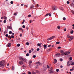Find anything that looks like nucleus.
<instances>
[{
	"label": "nucleus",
	"mask_w": 74,
	"mask_h": 74,
	"mask_svg": "<svg viewBox=\"0 0 74 74\" xmlns=\"http://www.w3.org/2000/svg\"><path fill=\"white\" fill-rule=\"evenodd\" d=\"M5 63V61H0V67H2L4 65V63Z\"/></svg>",
	"instance_id": "nucleus-1"
},
{
	"label": "nucleus",
	"mask_w": 74,
	"mask_h": 74,
	"mask_svg": "<svg viewBox=\"0 0 74 74\" xmlns=\"http://www.w3.org/2000/svg\"><path fill=\"white\" fill-rule=\"evenodd\" d=\"M70 54V52L69 51H67L65 52L64 53H62L61 54V55L62 56H64V55H69Z\"/></svg>",
	"instance_id": "nucleus-2"
},
{
	"label": "nucleus",
	"mask_w": 74,
	"mask_h": 74,
	"mask_svg": "<svg viewBox=\"0 0 74 74\" xmlns=\"http://www.w3.org/2000/svg\"><path fill=\"white\" fill-rule=\"evenodd\" d=\"M19 60H22V61H23L24 62H25L26 60L25 59L22 58V57H19Z\"/></svg>",
	"instance_id": "nucleus-3"
},
{
	"label": "nucleus",
	"mask_w": 74,
	"mask_h": 74,
	"mask_svg": "<svg viewBox=\"0 0 74 74\" xmlns=\"http://www.w3.org/2000/svg\"><path fill=\"white\" fill-rule=\"evenodd\" d=\"M49 71H50V73H53V68L51 67L50 68L49 70Z\"/></svg>",
	"instance_id": "nucleus-4"
},
{
	"label": "nucleus",
	"mask_w": 74,
	"mask_h": 74,
	"mask_svg": "<svg viewBox=\"0 0 74 74\" xmlns=\"http://www.w3.org/2000/svg\"><path fill=\"white\" fill-rule=\"evenodd\" d=\"M52 9L53 10H56L58 9V8H57V7L54 6L52 7Z\"/></svg>",
	"instance_id": "nucleus-5"
},
{
	"label": "nucleus",
	"mask_w": 74,
	"mask_h": 74,
	"mask_svg": "<svg viewBox=\"0 0 74 74\" xmlns=\"http://www.w3.org/2000/svg\"><path fill=\"white\" fill-rule=\"evenodd\" d=\"M71 64V61H69L67 62V65L68 66H70V65Z\"/></svg>",
	"instance_id": "nucleus-6"
},
{
	"label": "nucleus",
	"mask_w": 74,
	"mask_h": 74,
	"mask_svg": "<svg viewBox=\"0 0 74 74\" xmlns=\"http://www.w3.org/2000/svg\"><path fill=\"white\" fill-rule=\"evenodd\" d=\"M21 69H25V66L23 65V64H22V65H21Z\"/></svg>",
	"instance_id": "nucleus-7"
},
{
	"label": "nucleus",
	"mask_w": 74,
	"mask_h": 74,
	"mask_svg": "<svg viewBox=\"0 0 74 74\" xmlns=\"http://www.w3.org/2000/svg\"><path fill=\"white\" fill-rule=\"evenodd\" d=\"M47 69V68L45 67H43L42 69V71H46Z\"/></svg>",
	"instance_id": "nucleus-8"
},
{
	"label": "nucleus",
	"mask_w": 74,
	"mask_h": 74,
	"mask_svg": "<svg viewBox=\"0 0 74 74\" xmlns=\"http://www.w3.org/2000/svg\"><path fill=\"white\" fill-rule=\"evenodd\" d=\"M19 63L20 64V65H22L23 64V61H20Z\"/></svg>",
	"instance_id": "nucleus-9"
},
{
	"label": "nucleus",
	"mask_w": 74,
	"mask_h": 74,
	"mask_svg": "<svg viewBox=\"0 0 74 74\" xmlns=\"http://www.w3.org/2000/svg\"><path fill=\"white\" fill-rule=\"evenodd\" d=\"M73 38H74V36H71L70 37L69 41H71Z\"/></svg>",
	"instance_id": "nucleus-10"
},
{
	"label": "nucleus",
	"mask_w": 74,
	"mask_h": 74,
	"mask_svg": "<svg viewBox=\"0 0 74 74\" xmlns=\"http://www.w3.org/2000/svg\"><path fill=\"white\" fill-rule=\"evenodd\" d=\"M57 60H56V59L55 58L54 60L53 63H54V64H55V63H57Z\"/></svg>",
	"instance_id": "nucleus-11"
},
{
	"label": "nucleus",
	"mask_w": 74,
	"mask_h": 74,
	"mask_svg": "<svg viewBox=\"0 0 74 74\" xmlns=\"http://www.w3.org/2000/svg\"><path fill=\"white\" fill-rule=\"evenodd\" d=\"M70 5L71 6V7H73V8H74V3H72L71 4H70Z\"/></svg>",
	"instance_id": "nucleus-12"
},
{
	"label": "nucleus",
	"mask_w": 74,
	"mask_h": 74,
	"mask_svg": "<svg viewBox=\"0 0 74 74\" xmlns=\"http://www.w3.org/2000/svg\"><path fill=\"white\" fill-rule=\"evenodd\" d=\"M7 28L8 29H11V30L12 29V27L11 26H8L7 27Z\"/></svg>",
	"instance_id": "nucleus-13"
},
{
	"label": "nucleus",
	"mask_w": 74,
	"mask_h": 74,
	"mask_svg": "<svg viewBox=\"0 0 74 74\" xmlns=\"http://www.w3.org/2000/svg\"><path fill=\"white\" fill-rule=\"evenodd\" d=\"M11 46V43H8V47H10Z\"/></svg>",
	"instance_id": "nucleus-14"
},
{
	"label": "nucleus",
	"mask_w": 74,
	"mask_h": 74,
	"mask_svg": "<svg viewBox=\"0 0 74 74\" xmlns=\"http://www.w3.org/2000/svg\"><path fill=\"white\" fill-rule=\"evenodd\" d=\"M73 33H74V31H73V30L71 29V34H73Z\"/></svg>",
	"instance_id": "nucleus-15"
},
{
	"label": "nucleus",
	"mask_w": 74,
	"mask_h": 74,
	"mask_svg": "<svg viewBox=\"0 0 74 74\" xmlns=\"http://www.w3.org/2000/svg\"><path fill=\"white\" fill-rule=\"evenodd\" d=\"M32 61H29V65H31V64H32Z\"/></svg>",
	"instance_id": "nucleus-16"
},
{
	"label": "nucleus",
	"mask_w": 74,
	"mask_h": 74,
	"mask_svg": "<svg viewBox=\"0 0 74 74\" xmlns=\"http://www.w3.org/2000/svg\"><path fill=\"white\" fill-rule=\"evenodd\" d=\"M34 8V5H31L30 7V8H32V9H33Z\"/></svg>",
	"instance_id": "nucleus-17"
},
{
	"label": "nucleus",
	"mask_w": 74,
	"mask_h": 74,
	"mask_svg": "<svg viewBox=\"0 0 74 74\" xmlns=\"http://www.w3.org/2000/svg\"><path fill=\"white\" fill-rule=\"evenodd\" d=\"M47 45H44L43 47H44L45 49H47Z\"/></svg>",
	"instance_id": "nucleus-18"
},
{
	"label": "nucleus",
	"mask_w": 74,
	"mask_h": 74,
	"mask_svg": "<svg viewBox=\"0 0 74 74\" xmlns=\"http://www.w3.org/2000/svg\"><path fill=\"white\" fill-rule=\"evenodd\" d=\"M36 64H39V65H40L41 64H40V62H37L36 63Z\"/></svg>",
	"instance_id": "nucleus-19"
},
{
	"label": "nucleus",
	"mask_w": 74,
	"mask_h": 74,
	"mask_svg": "<svg viewBox=\"0 0 74 74\" xmlns=\"http://www.w3.org/2000/svg\"><path fill=\"white\" fill-rule=\"evenodd\" d=\"M57 28L58 29H60V25L58 26L57 27Z\"/></svg>",
	"instance_id": "nucleus-20"
},
{
	"label": "nucleus",
	"mask_w": 74,
	"mask_h": 74,
	"mask_svg": "<svg viewBox=\"0 0 74 74\" xmlns=\"http://www.w3.org/2000/svg\"><path fill=\"white\" fill-rule=\"evenodd\" d=\"M73 67V68L70 69V70L71 71H73V70H74V68Z\"/></svg>",
	"instance_id": "nucleus-21"
},
{
	"label": "nucleus",
	"mask_w": 74,
	"mask_h": 74,
	"mask_svg": "<svg viewBox=\"0 0 74 74\" xmlns=\"http://www.w3.org/2000/svg\"><path fill=\"white\" fill-rule=\"evenodd\" d=\"M49 13H47V14L45 15V16L46 17V16H48V15H49Z\"/></svg>",
	"instance_id": "nucleus-22"
},
{
	"label": "nucleus",
	"mask_w": 74,
	"mask_h": 74,
	"mask_svg": "<svg viewBox=\"0 0 74 74\" xmlns=\"http://www.w3.org/2000/svg\"><path fill=\"white\" fill-rule=\"evenodd\" d=\"M67 37L68 38H70V37H71V36H70V35H69V34H68L67 36Z\"/></svg>",
	"instance_id": "nucleus-23"
},
{
	"label": "nucleus",
	"mask_w": 74,
	"mask_h": 74,
	"mask_svg": "<svg viewBox=\"0 0 74 74\" xmlns=\"http://www.w3.org/2000/svg\"><path fill=\"white\" fill-rule=\"evenodd\" d=\"M9 34H12V32L11 31H10L9 32Z\"/></svg>",
	"instance_id": "nucleus-24"
},
{
	"label": "nucleus",
	"mask_w": 74,
	"mask_h": 74,
	"mask_svg": "<svg viewBox=\"0 0 74 74\" xmlns=\"http://www.w3.org/2000/svg\"><path fill=\"white\" fill-rule=\"evenodd\" d=\"M38 65H36L35 66V68L36 69H38Z\"/></svg>",
	"instance_id": "nucleus-25"
},
{
	"label": "nucleus",
	"mask_w": 74,
	"mask_h": 74,
	"mask_svg": "<svg viewBox=\"0 0 74 74\" xmlns=\"http://www.w3.org/2000/svg\"><path fill=\"white\" fill-rule=\"evenodd\" d=\"M27 73L28 74H32V73L30 71L28 72Z\"/></svg>",
	"instance_id": "nucleus-26"
},
{
	"label": "nucleus",
	"mask_w": 74,
	"mask_h": 74,
	"mask_svg": "<svg viewBox=\"0 0 74 74\" xmlns=\"http://www.w3.org/2000/svg\"><path fill=\"white\" fill-rule=\"evenodd\" d=\"M56 44H60V42H56Z\"/></svg>",
	"instance_id": "nucleus-27"
},
{
	"label": "nucleus",
	"mask_w": 74,
	"mask_h": 74,
	"mask_svg": "<svg viewBox=\"0 0 74 74\" xmlns=\"http://www.w3.org/2000/svg\"><path fill=\"white\" fill-rule=\"evenodd\" d=\"M51 38L52 39H53V38H54L55 37V36H53L51 37Z\"/></svg>",
	"instance_id": "nucleus-28"
},
{
	"label": "nucleus",
	"mask_w": 74,
	"mask_h": 74,
	"mask_svg": "<svg viewBox=\"0 0 74 74\" xmlns=\"http://www.w3.org/2000/svg\"><path fill=\"white\" fill-rule=\"evenodd\" d=\"M12 70H14V66H12Z\"/></svg>",
	"instance_id": "nucleus-29"
},
{
	"label": "nucleus",
	"mask_w": 74,
	"mask_h": 74,
	"mask_svg": "<svg viewBox=\"0 0 74 74\" xmlns=\"http://www.w3.org/2000/svg\"><path fill=\"white\" fill-rule=\"evenodd\" d=\"M13 3H14V2H13V1H11L10 2V4H13Z\"/></svg>",
	"instance_id": "nucleus-30"
},
{
	"label": "nucleus",
	"mask_w": 74,
	"mask_h": 74,
	"mask_svg": "<svg viewBox=\"0 0 74 74\" xmlns=\"http://www.w3.org/2000/svg\"><path fill=\"white\" fill-rule=\"evenodd\" d=\"M29 54L28 53H27L26 54V56H29Z\"/></svg>",
	"instance_id": "nucleus-31"
},
{
	"label": "nucleus",
	"mask_w": 74,
	"mask_h": 74,
	"mask_svg": "<svg viewBox=\"0 0 74 74\" xmlns=\"http://www.w3.org/2000/svg\"><path fill=\"white\" fill-rule=\"evenodd\" d=\"M56 71H57V72H58V71H59V70L58 69H57L56 70Z\"/></svg>",
	"instance_id": "nucleus-32"
},
{
	"label": "nucleus",
	"mask_w": 74,
	"mask_h": 74,
	"mask_svg": "<svg viewBox=\"0 0 74 74\" xmlns=\"http://www.w3.org/2000/svg\"><path fill=\"white\" fill-rule=\"evenodd\" d=\"M11 36L12 38H14V35H11Z\"/></svg>",
	"instance_id": "nucleus-33"
},
{
	"label": "nucleus",
	"mask_w": 74,
	"mask_h": 74,
	"mask_svg": "<svg viewBox=\"0 0 74 74\" xmlns=\"http://www.w3.org/2000/svg\"><path fill=\"white\" fill-rule=\"evenodd\" d=\"M47 69H49V68L50 67H49V66L47 65Z\"/></svg>",
	"instance_id": "nucleus-34"
},
{
	"label": "nucleus",
	"mask_w": 74,
	"mask_h": 74,
	"mask_svg": "<svg viewBox=\"0 0 74 74\" xmlns=\"http://www.w3.org/2000/svg\"><path fill=\"white\" fill-rule=\"evenodd\" d=\"M18 30H22V29L21 28H19L18 29Z\"/></svg>",
	"instance_id": "nucleus-35"
},
{
	"label": "nucleus",
	"mask_w": 74,
	"mask_h": 74,
	"mask_svg": "<svg viewBox=\"0 0 74 74\" xmlns=\"http://www.w3.org/2000/svg\"><path fill=\"white\" fill-rule=\"evenodd\" d=\"M37 46L38 47H40V43H38L37 44Z\"/></svg>",
	"instance_id": "nucleus-36"
},
{
	"label": "nucleus",
	"mask_w": 74,
	"mask_h": 74,
	"mask_svg": "<svg viewBox=\"0 0 74 74\" xmlns=\"http://www.w3.org/2000/svg\"><path fill=\"white\" fill-rule=\"evenodd\" d=\"M20 45H20V44H17V47H20Z\"/></svg>",
	"instance_id": "nucleus-37"
},
{
	"label": "nucleus",
	"mask_w": 74,
	"mask_h": 74,
	"mask_svg": "<svg viewBox=\"0 0 74 74\" xmlns=\"http://www.w3.org/2000/svg\"><path fill=\"white\" fill-rule=\"evenodd\" d=\"M52 38H51V37L50 38H48V39H47V40H52Z\"/></svg>",
	"instance_id": "nucleus-38"
},
{
	"label": "nucleus",
	"mask_w": 74,
	"mask_h": 74,
	"mask_svg": "<svg viewBox=\"0 0 74 74\" xmlns=\"http://www.w3.org/2000/svg\"><path fill=\"white\" fill-rule=\"evenodd\" d=\"M26 45H29V43L28 42H27L26 43Z\"/></svg>",
	"instance_id": "nucleus-39"
},
{
	"label": "nucleus",
	"mask_w": 74,
	"mask_h": 74,
	"mask_svg": "<svg viewBox=\"0 0 74 74\" xmlns=\"http://www.w3.org/2000/svg\"><path fill=\"white\" fill-rule=\"evenodd\" d=\"M33 58H35L36 57V55H34L33 56Z\"/></svg>",
	"instance_id": "nucleus-40"
},
{
	"label": "nucleus",
	"mask_w": 74,
	"mask_h": 74,
	"mask_svg": "<svg viewBox=\"0 0 74 74\" xmlns=\"http://www.w3.org/2000/svg\"><path fill=\"white\" fill-rule=\"evenodd\" d=\"M57 54L58 56V57H59V56H60V53H58V54Z\"/></svg>",
	"instance_id": "nucleus-41"
},
{
	"label": "nucleus",
	"mask_w": 74,
	"mask_h": 74,
	"mask_svg": "<svg viewBox=\"0 0 74 74\" xmlns=\"http://www.w3.org/2000/svg\"><path fill=\"white\" fill-rule=\"evenodd\" d=\"M5 36H6V37H8V34H6L5 35Z\"/></svg>",
	"instance_id": "nucleus-42"
},
{
	"label": "nucleus",
	"mask_w": 74,
	"mask_h": 74,
	"mask_svg": "<svg viewBox=\"0 0 74 74\" xmlns=\"http://www.w3.org/2000/svg\"><path fill=\"white\" fill-rule=\"evenodd\" d=\"M29 53H32V50H29Z\"/></svg>",
	"instance_id": "nucleus-43"
},
{
	"label": "nucleus",
	"mask_w": 74,
	"mask_h": 74,
	"mask_svg": "<svg viewBox=\"0 0 74 74\" xmlns=\"http://www.w3.org/2000/svg\"><path fill=\"white\" fill-rule=\"evenodd\" d=\"M22 27H23V28H25V25H23V26H22Z\"/></svg>",
	"instance_id": "nucleus-44"
},
{
	"label": "nucleus",
	"mask_w": 74,
	"mask_h": 74,
	"mask_svg": "<svg viewBox=\"0 0 74 74\" xmlns=\"http://www.w3.org/2000/svg\"><path fill=\"white\" fill-rule=\"evenodd\" d=\"M6 22V20H4V21H3V23H5Z\"/></svg>",
	"instance_id": "nucleus-45"
},
{
	"label": "nucleus",
	"mask_w": 74,
	"mask_h": 74,
	"mask_svg": "<svg viewBox=\"0 0 74 74\" xmlns=\"http://www.w3.org/2000/svg\"><path fill=\"white\" fill-rule=\"evenodd\" d=\"M63 19L64 20V21H65V20H66V18L64 17L63 18Z\"/></svg>",
	"instance_id": "nucleus-46"
},
{
	"label": "nucleus",
	"mask_w": 74,
	"mask_h": 74,
	"mask_svg": "<svg viewBox=\"0 0 74 74\" xmlns=\"http://www.w3.org/2000/svg\"><path fill=\"white\" fill-rule=\"evenodd\" d=\"M69 60H72V57H70L69 58Z\"/></svg>",
	"instance_id": "nucleus-47"
},
{
	"label": "nucleus",
	"mask_w": 74,
	"mask_h": 74,
	"mask_svg": "<svg viewBox=\"0 0 74 74\" xmlns=\"http://www.w3.org/2000/svg\"><path fill=\"white\" fill-rule=\"evenodd\" d=\"M36 51H40V49L39 48L37 49H36Z\"/></svg>",
	"instance_id": "nucleus-48"
},
{
	"label": "nucleus",
	"mask_w": 74,
	"mask_h": 74,
	"mask_svg": "<svg viewBox=\"0 0 74 74\" xmlns=\"http://www.w3.org/2000/svg\"><path fill=\"white\" fill-rule=\"evenodd\" d=\"M61 53H63L64 52V51L63 50H61V51H60Z\"/></svg>",
	"instance_id": "nucleus-49"
},
{
	"label": "nucleus",
	"mask_w": 74,
	"mask_h": 74,
	"mask_svg": "<svg viewBox=\"0 0 74 74\" xmlns=\"http://www.w3.org/2000/svg\"><path fill=\"white\" fill-rule=\"evenodd\" d=\"M7 18L6 17H5V16L4 17V19L6 20V19H7Z\"/></svg>",
	"instance_id": "nucleus-50"
},
{
	"label": "nucleus",
	"mask_w": 74,
	"mask_h": 74,
	"mask_svg": "<svg viewBox=\"0 0 74 74\" xmlns=\"http://www.w3.org/2000/svg\"><path fill=\"white\" fill-rule=\"evenodd\" d=\"M64 32H66V28H64Z\"/></svg>",
	"instance_id": "nucleus-51"
},
{
	"label": "nucleus",
	"mask_w": 74,
	"mask_h": 74,
	"mask_svg": "<svg viewBox=\"0 0 74 74\" xmlns=\"http://www.w3.org/2000/svg\"><path fill=\"white\" fill-rule=\"evenodd\" d=\"M58 54H57L55 55L56 57H58Z\"/></svg>",
	"instance_id": "nucleus-52"
},
{
	"label": "nucleus",
	"mask_w": 74,
	"mask_h": 74,
	"mask_svg": "<svg viewBox=\"0 0 74 74\" xmlns=\"http://www.w3.org/2000/svg\"><path fill=\"white\" fill-rule=\"evenodd\" d=\"M36 73H39V71H36Z\"/></svg>",
	"instance_id": "nucleus-53"
},
{
	"label": "nucleus",
	"mask_w": 74,
	"mask_h": 74,
	"mask_svg": "<svg viewBox=\"0 0 74 74\" xmlns=\"http://www.w3.org/2000/svg\"><path fill=\"white\" fill-rule=\"evenodd\" d=\"M58 49H60L61 48V47H58Z\"/></svg>",
	"instance_id": "nucleus-54"
},
{
	"label": "nucleus",
	"mask_w": 74,
	"mask_h": 74,
	"mask_svg": "<svg viewBox=\"0 0 74 74\" xmlns=\"http://www.w3.org/2000/svg\"><path fill=\"white\" fill-rule=\"evenodd\" d=\"M71 65H74V62H72L71 63Z\"/></svg>",
	"instance_id": "nucleus-55"
},
{
	"label": "nucleus",
	"mask_w": 74,
	"mask_h": 74,
	"mask_svg": "<svg viewBox=\"0 0 74 74\" xmlns=\"http://www.w3.org/2000/svg\"><path fill=\"white\" fill-rule=\"evenodd\" d=\"M28 17L29 18H30V17H31V15H30V14H29L28 15Z\"/></svg>",
	"instance_id": "nucleus-56"
},
{
	"label": "nucleus",
	"mask_w": 74,
	"mask_h": 74,
	"mask_svg": "<svg viewBox=\"0 0 74 74\" xmlns=\"http://www.w3.org/2000/svg\"><path fill=\"white\" fill-rule=\"evenodd\" d=\"M60 61H63V59L62 58H60Z\"/></svg>",
	"instance_id": "nucleus-57"
},
{
	"label": "nucleus",
	"mask_w": 74,
	"mask_h": 74,
	"mask_svg": "<svg viewBox=\"0 0 74 74\" xmlns=\"http://www.w3.org/2000/svg\"><path fill=\"white\" fill-rule=\"evenodd\" d=\"M67 4H69V3H70V2L69 1H67L66 2Z\"/></svg>",
	"instance_id": "nucleus-58"
},
{
	"label": "nucleus",
	"mask_w": 74,
	"mask_h": 74,
	"mask_svg": "<svg viewBox=\"0 0 74 74\" xmlns=\"http://www.w3.org/2000/svg\"><path fill=\"white\" fill-rule=\"evenodd\" d=\"M14 15L16 16L17 15V14L16 13H15L14 14Z\"/></svg>",
	"instance_id": "nucleus-59"
},
{
	"label": "nucleus",
	"mask_w": 74,
	"mask_h": 74,
	"mask_svg": "<svg viewBox=\"0 0 74 74\" xmlns=\"http://www.w3.org/2000/svg\"><path fill=\"white\" fill-rule=\"evenodd\" d=\"M33 3L34 4H36V3L34 2V1H33Z\"/></svg>",
	"instance_id": "nucleus-60"
},
{
	"label": "nucleus",
	"mask_w": 74,
	"mask_h": 74,
	"mask_svg": "<svg viewBox=\"0 0 74 74\" xmlns=\"http://www.w3.org/2000/svg\"><path fill=\"white\" fill-rule=\"evenodd\" d=\"M71 12H72L73 14H74V11H71Z\"/></svg>",
	"instance_id": "nucleus-61"
},
{
	"label": "nucleus",
	"mask_w": 74,
	"mask_h": 74,
	"mask_svg": "<svg viewBox=\"0 0 74 74\" xmlns=\"http://www.w3.org/2000/svg\"><path fill=\"white\" fill-rule=\"evenodd\" d=\"M20 37H22V34H21L20 35Z\"/></svg>",
	"instance_id": "nucleus-62"
},
{
	"label": "nucleus",
	"mask_w": 74,
	"mask_h": 74,
	"mask_svg": "<svg viewBox=\"0 0 74 74\" xmlns=\"http://www.w3.org/2000/svg\"><path fill=\"white\" fill-rule=\"evenodd\" d=\"M51 50V49H49L48 50V51H50Z\"/></svg>",
	"instance_id": "nucleus-63"
},
{
	"label": "nucleus",
	"mask_w": 74,
	"mask_h": 74,
	"mask_svg": "<svg viewBox=\"0 0 74 74\" xmlns=\"http://www.w3.org/2000/svg\"><path fill=\"white\" fill-rule=\"evenodd\" d=\"M49 16H51V14H49Z\"/></svg>",
	"instance_id": "nucleus-64"
}]
</instances>
